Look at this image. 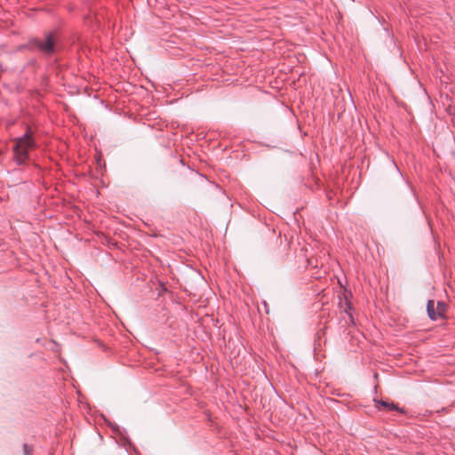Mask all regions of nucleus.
I'll use <instances>...</instances> for the list:
<instances>
[{"mask_svg": "<svg viewBox=\"0 0 455 455\" xmlns=\"http://www.w3.org/2000/svg\"><path fill=\"white\" fill-rule=\"evenodd\" d=\"M54 35L50 33L43 41L38 39L35 40L33 45L36 46L42 52L51 54L54 51Z\"/></svg>", "mask_w": 455, "mask_h": 455, "instance_id": "f03ea898", "label": "nucleus"}, {"mask_svg": "<svg viewBox=\"0 0 455 455\" xmlns=\"http://www.w3.org/2000/svg\"><path fill=\"white\" fill-rule=\"evenodd\" d=\"M376 407L379 410L381 407L388 410V411H394V410H399L397 405L394 403H388L386 401H375Z\"/></svg>", "mask_w": 455, "mask_h": 455, "instance_id": "7ed1b4c3", "label": "nucleus"}, {"mask_svg": "<svg viewBox=\"0 0 455 455\" xmlns=\"http://www.w3.org/2000/svg\"><path fill=\"white\" fill-rule=\"evenodd\" d=\"M12 161L17 165H26L30 160L31 152L37 148L32 129L28 127L22 136L12 139Z\"/></svg>", "mask_w": 455, "mask_h": 455, "instance_id": "f257e3e1", "label": "nucleus"}, {"mask_svg": "<svg viewBox=\"0 0 455 455\" xmlns=\"http://www.w3.org/2000/svg\"><path fill=\"white\" fill-rule=\"evenodd\" d=\"M446 311V304L443 301H438L436 304V320L443 318Z\"/></svg>", "mask_w": 455, "mask_h": 455, "instance_id": "39448f33", "label": "nucleus"}, {"mask_svg": "<svg viewBox=\"0 0 455 455\" xmlns=\"http://www.w3.org/2000/svg\"><path fill=\"white\" fill-rule=\"evenodd\" d=\"M23 455H32V449L27 443L23 444Z\"/></svg>", "mask_w": 455, "mask_h": 455, "instance_id": "423d86ee", "label": "nucleus"}, {"mask_svg": "<svg viewBox=\"0 0 455 455\" xmlns=\"http://www.w3.org/2000/svg\"><path fill=\"white\" fill-rule=\"evenodd\" d=\"M435 309V301L433 299H429L427 304V311L430 319L436 320V313Z\"/></svg>", "mask_w": 455, "mask_h": 455, "instance_id": "20e7f679", "label": "nucleus"}]
</instances>
